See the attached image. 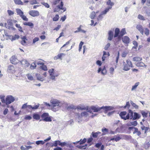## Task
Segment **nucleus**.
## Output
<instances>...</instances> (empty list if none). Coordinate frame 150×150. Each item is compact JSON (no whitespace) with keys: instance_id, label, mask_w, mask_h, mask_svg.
Segmentation results:
<instances>
[{"instance_id":"20","label":"nucleus","mask_w":150,"mask_h":150,"mask_svg":"<svg viewBox=\"0 0 150 150\" xmlns=\"http://www.w3.org/2000/svg\"><path fill=\"white\" fill-rule=\"evenodd\" d=\"M79 118H81L82 117H87L88 115V113L86 112H84L81 113V115L79 114H77Z\"/></svg>"},{"instance_id":"27","label":"nucleus","mask_w":150,"mask_h":150,"mask_svg":"<svg viewBox=\"0 0 150 150\" xmlns=\"http://www.w3.org/2000/svg\"><path fill=\"white\" fill-rule=\"evenodd\" d=\"M82 27V26L81 25H80L79 27L77 28V30L75 31L74 32L75 33H76L80 32H81L83 33H86V31L85 30H82L81 29V28Z\"/></svg>"},{"instance_id":"48","label":"nucleus","mask_w":150,"mask_h":150,"mask_svg":"<svg viewBox=\"0 0 150 150\" xmlns=\"http://www.w3.org/2000/svg\"><path fill=\"white\" fill-rule=\"evenodd\" d=\"M138 18L140 20L143 21H144L145 20L144 17L143 16L140 14H139L138 15Z\"/></svg>"},{"instance_id":"5","label":"nucleus","mask_w":150,"mask_h":150,"mask_svg":"<svg viewBox=\"0 0 150 150\" xmlns=\"http://www.w3.org/2000/svg\"><path fill=\"white\" fill-rule=\"evenodd\" d=\"M16 11L17 14L19 15L23 20L26 21H28V19L25 16L23 15V13L21 9L17 8L16 9Z\"/></svg>"},{"instance_id":"22","label":"nucleus","mask_w":150,"mask_h":150,"mask_svg":"<svg viewBox=\"0 0 150 150\" xmlns=\"http://www.w3.org/2000/svg\"><path fill=\"white\" fill-rule=\"evenodd\" d=\"M39 106V104H38L33 107H32L31 105H27V108H28V109L29 110H35L38 109Z\"/></svg>"},{"instance_id":"18","label":"nucleus","mask_w":150,"mask_h":150,"mask_svg":"<svg viewBox=\"0 0 150 150\" xmlns=\"http://www.w3.org/2000/svg\"><path fill=\"white\" fill-rule=\"evenodd\" d=\"M130 40L129 38L127 36H125L122 38V42L125 44H128L130 42Z\"/></svg>"},{"instance_id":"9","label":"nucleus","mask_w":150,"mask_h":150,"mask_svg":"<svg viewBox=\"0 0 150 150\" xmlns=\"http://www.w3.org/2000/svg\"><path fill=\"white\" fill-rule=\"evenodd\" d=\"M15 100L14 98L11 96H7L6 98V104L8 105L13 102Z\"/></svg>"},{"instance_id":"43","label":"nucleus","mask_w":150,"mask_h":150,"mask_svg":"<svg viewBox=\"0 0 150 150\" xmlns=\"http://www.w3.org/2000/svg\"><path fill=\"white\" fill-rule=\"evenodd\" d=\"M59 16L57 14H56L53 18V19H52L53 21H58L59 20Z\"/></svg>"},{"instance_id":"42","label":"nucleus","mask_w":150,"mask_h":150,"mask_svg":"<svg viewBox=\"0 0 150 150\" xmlns=\"http://www.w3.org/2000/svg\"><path fill=\"white\" fill-rule=\"evenodd\" d=\"M139 82H137L135 84V85L132 86L131 90L133 91L137 88V86L139 85Z\"/></svg>"},{"instance_id":"4","label":"nucleus","mask_w":150,"mask_h":150,"mask_svg":"<svg viewBox=\"0 0 150 150\" xmlns=\"http://www.w3.org/2000/svg\"><path fill=\"white\" fill-rule=\"evenodd\" d=\"M132 66V64L129 59H127L126 62H123V70L125 71H128Z\"/></svg>"},{"instance_id":"2","label":"nucleus","mask_w":150,"mask_h":150,"mask_svg":"<svg viewBox=\"0 0 150 150\" xmlns=\"http://www.w3.org/2000/svg\"><path fill=\"white\" fill-rule=\"evenodd\" d=\"M91 109L93 110L94 112L100 111L102 109L104 110V112L105 113H106L108 111L112 110L113 107L109 106H106L105 107L103 106L101 107H96L94 106H92L91 107Z\"/></svg>"},{"instance_id":"28","label":"nucleus","mask_w":150,"mask_h":150,"mask_svg":"<svg viewBox=\"0 0 150 150\" xmlns=\"http://www.w3.org/2000/svg\"><path fill=\"white\" fill-rule=\"evenodd\" d=\"M23 24L25 25L28 26L30 27L31 28H33L34 27V24L30 22H24Z\"/></svg>"},{"instance_id":"40","label":"nucleus","mask_w":150,"mask_h":150,"mask_svg":"<svg viewBox=\"0 0 150 150\" xmlns=\"http://www.w3.org/2000/svg\"><path fill=\"white\" fill-rule=\"evenodd\" d=\"M19 38V36L17 35H15L14 36H12V38L11 39V41L15 40L16 39H18Z\"/></svg>"},{"instance_id":"12","label":"nucleus","mask_w":150,"mask_h":150,"mask_svg":"<svg viewBox=\"0 0 150 150\" xmlns=\"http://www.w3.org/2000/svg\"><path fill=\"white\" fill-rule=\"evenodd\" d=\"M109 4L108 5H110V6L109 7L106 8L105 10L102 11V14H105L107 12H108L110 9H111L112 6L114 5V4L113 2H111L109 3Z\"/></svg>"},{"instance_id":"38","label":"nucleus","mask_w":150,"mask_h":150,"mask_svg":"<svg viewBox=\"0 0 150 150\" xmlns=\"http://www.w3.org/2000/svg\"><path fill=\"white\" fill-rule=\"evenodd\" d=\"M108 129L103 127L102 129V131L103 132V135L106 134L108 132Z\"/></svg>"},{"instance_id":"39","label":"nucleus","mask_w":150,"mask_h":150,"mask_svg":"<svg viewBox=\"0 0 150 150\" xmlns=\"http://www.w3.org/2000/svg\"><path fill=\"white\" fill-rule=\"evenodd\" d=\"M60 141L59 140L55 141L54 142V143L52 144V146H57L58 145H59V144L60 143Z\"/></svg>"},{"instance_id":"51","label":"nucleus","mask_w":150,"mask_h":150,"mask_svg":"<svg viewBox=\"0 0 150 150\" xmlns=\"http://www.w3.org/2000/svg\"><path fill=\"white\" fill-rule=\"evenodd\" d=\"M130 105L129 104V101H127L126 102V105L124 106L123 107L124 108H127L128 109H129L130 107Z\"/></svg>"},{"instance_id":"58","label":"nucleus","mask_w":150,"mask_h":150,"mask_svg":"<svg viewBox=\"0 0 150 150\" xmlns=\"http://www.w3.org/2000/svg\"><path fill=\"white\" fill-rule=\"evenodd\" d=\"M37 64L38 65H40V66H41L42 65L44 64V63L43 62L41 61H39L37 63Z\"/></svg>"},{"instance_id":"44","label":"nucleus","mask_w":150,"mask_h":150,"mask_svg":"<svg viewBox=\"0 0 150 150\" xmlns=\"http://www.w3.org/2000/svg\"><path fill=\"white\" fill-rule=\"evenodd\" d=\"M134 129V131L133 132L134 134L137 133L138 136H139L141 134V132L140 131H138V130L137 128H135Z\"/></svg>"},{"instance_id":"11","label":"nucleus","mask_w":150,"mask_h":150,"mask_svg":"<svg viewBox=\"0 0 150 150\" xmlns=\"http://www.w3.org/2000/svg\"><path fill=\"white\" fill-rule=\"evenodd\" d=\"M29 14L33 17L37 16L39 15V12L37 11H30L29 12Z\"/></svg>"},{"instance_id":"57","label":"nucleus","mask_w":150,"mask_h":150,"mask_svg":"<svg viewBox=\"0 0 150 150\" xmlns=\"http://www.w3.org/2000/svg\"><path fill=\"white\" fill-rule=\"evenodd\" d=\"M93 140V138H92V137L91 136V137L89 138L88 140H87V142L88 143V144H89L90 143H91L92 141Z\"/></svg>"},{"instance_id":"45","label":"nucleus","mask_w":150,"mask_h":150,"mask_svg":"<svg viewBox=\"0 0 150 150\" xmlns=\"http://www.w3.org/2000/svg\"><path fill=\"white\" fill-rule=\"evenodd\" d=\"M15 26H16L17 28H18V30L19 31H20L21 32H22L23 31L22 28L20 26V24H16V25H15Z\"/></svg>"},{"instance_id":"63","label":"nucleus","mask_w":150,"mask_h":150,"mask_svg":"<svg viewBox=\"0 0 150 150\" xmlns=\"http://www.w3.org/2000/svg\"><path fill=\"white\" fill-rule=\"evenodd\" d=\"M66 18V16L64 15V16L62 17L61 18V20L62 22L64 21L65 19Z\"/></svg>"},{"instance_id":"31","label":"nucleus","mask_w":150,"mask_h":150,"mask_svg":"<svg viewBox=\"0 0 150 150\" xmlns=\"http://www.w3.org/2000/svg\"><path fill=\"white\" fill-rule=\"evenodd\" d=\"M101 133V132H93L92 133V135L93 137V138H97L98 135L100 134Z\"/></svg>"},{"instance_id":"53","label":"nucleus","mask_w":150,"mask_h":150,"mask_svg":"<svg viewBox=\"0 0 150 150\" xmlns=\"http://www.w3.org/2000/svg\"><path fill=\"white\" fill-rule=\"evenodd\" d=\"M27 76L28 79L30 80H33V77L32 76L29 74H28L27 75Z\"/></svg>"},{"instance_id":"30","label":"nucleus","mask_w":150,"mask_h":150,"mask_svg":"<svg viewBox=\"0 0 150 150\" xmlns=\"http://www.w3.org/2000/svg\"><path fill=\"white\" fill-rule=\"evenodd\" d=\"M142 59V57H134L133 59L134 61L136 62H138L141 61Z\"/></svg>"},{"instance_id":"41","label":"nucleus","mask_w":150,"mask_h":150,"mask_svg":"<svg viewBox=\"0 0 150 150\" xmlns=\"http://www.w3.org/2000/svg\"><path fill=\"white\" fill-rule=\"evenodd\" d=\"M40 69H41L42 70H43L45 71H46L47 70V68L46 65H45V64H44L42 65L40 67Z\"/></svg>"},{"instance_id":"32","label":"nucleus","mask_w":150,"mask_h":150,"mask_svg":"<svg viewBox=\"0 0 150 150\" xmlns=\"http://www.w3.org/2000/svg\"><path fill=\"white\" fill-rule=\"evenodd\" d=\"M140 117V116L137 113L135 112L134 113V117L133 118V120L138 119Z\"/></svg>"},{"instance_id":"10","label":"nucleus","mask_w":150,"mask_h":150,"mask_svg":"<svg viewBox=\"0 0 150 150\" xmlns=\"http://www.w3.org/2000/svg\"><path fill=\"white\" fill-rule=\"evenodd\" d=\"M47 76V74L46 72H44L43 74L41 75L40 74H37L36 76L37 79L39 80L42 81Z\"/></svg>"},{"instance_id":"33","label":"nucleus","mask_w":150,"mask_h":150,"mask_svg":"<svg viewBox=\"0 0 150 150\" xmlns=\"http://www.w3.org/2000/svg\"><path fill=\"white\" fill-rule=\"evenodd\" d=\"M37 67L36 63L35 62L32 63L30 67V68L31 69H35Z\"/></svg>"},{"instance_id":"47","label":"nucleus","mask_w":150,"mask_h":150,"mask_svg":"<svg viewBox=\"0 0 150 150\" xmlns=\"http://www.w3.org/2000/svg\"><path fill=\"white\" fill-rule=\"evenodd\" d=\"M86 141V138H85L83 139H80L79 141V144H83L84 143H85Z\"/></svg>"},{"instance_id":"59","label":"nucleus","mask_w":150,"mask_h":150,"mask_svg":"<svg viewBox=\"0 0 150 150\" xmlns=\"http://www.w3.org/2000/svg\"><path fill=\"white\" fill-rule=\"evenodd\" d=\"M39 40V38L38 37H35V38L33 40V42L34 43L38 41Z\"/></svg>"},{"instance_id":"36","label":"nucleus","mask_w":150,"mask_h":150,"mask_svg":"<svg viewBox=\"0 0 150 150\" xmlns=\"http://www.w3.org/2000/svg\"><path fill=\"white\" fill-rule=\"evenodd\" d=\"M26 40H27V39L25 37H24L23 38H21V43L23 45H25L26 43Z\"/></svg>"},{"instance_id":"50","label":"nucleus","mask_w":150,"mask_h":150,"mask_svg":"<svg viewBox=\"0 0 150 150\" xmlns=\"http://www.w3.org/2000/svg\"><path fill=\"white\" fill-rule=\"evenodd\" d=\"M141 113L143 117H144L145 118L147 117V113L145 112L144 111H142L141 112Z\"/></svg>"},{"instance_id":"15","label":"nucleus","mask_w":150,"mask_h":150,"mask_svg":"<svg viewBox=\"0 0 150 150\" xmlns=\"http://www.w3.org/2000/svg\"><path fill=\"white\" fill-rule=\"evenodd\" d=\"M65 54L62 53L58 54L57 56H56L54 57V59L55 60H57L58 59H62V58L63 57L65 56Z\"/></svg>"},{"instance_id":"23","label":"nucleus","mask_w":150,"mask_h":150,"mask_svg":"<svg viewBox=\"0 0 150 150\" xmlns=\"http://www.w3.org/2000/svg\"><path fill=\"white\" fill-rule=\"evenodd\" d=\"M136 65L138 67H146V65L143 62H142L139 61L138 62H137L135 63Z\"/></svg>"},{"instance_id":"25","label":"nucleus","mask_w":150,"mask_h":150,"mask_svg":"<svg viewBox=\"0 0 150 150\" xmlns=\"http://www.w3.org/2000/svg\"><path fill=\"white\" fill-rule=\"evenodd\" d=\"M120 33V30L118 28H116L115 29V34L114 35V37L116 38L117 37H118Z\"/></svg>"},{"instance_id":"16","label":"nucleus","mask_w":150,"mask_h":150,"mask_svg":"<svg viewBox=\"0 0 150 150\" xmlns=\"http://www.w3.org/2000/svg\"><path fill=\"white\" fill-rule=\"evenodd\" d=\"M10 60L12 64H15L18 62V59L15 56H12L10 58Z\"/></svg>"},{"instance_id":"3","label":"nucleus","mask_w":150,"mask_h":150,"mask_svg":"<svg viewBox=\"0 0 150 150\" xmlns=\"http://www.w3.org/2000/svg\"><path fill=\"white\" fill-rule=\"evenodd\" d=\"M136 28L140 32V33L142 35H143L144 34L148 36L149 33V29L147 28L144 29L143 27L140 25H137L136 26Z\"/></svg>"},{"instance_id":"13","label":"nucleus","mask_w":150,"mask_h":150,"mask_svg":"<svg viewBox=\"0 0 150 150\" xmlns=\"http://www.w3.org/2000/svg\"><path fill=\"white\" fill-rule=\"evenodd\" d=\"M13 21L12 20L9 19L7 21V23L8 25H7V23H6L5 24L4 26L7 28L10 29L11 26L13 25Z\"/></svg>"},{"instance_id":"55","label":"nucleus","mask_w":150,"mask_h":150,"mask_svg":"<svg viewBox=\"0 0 150 150\" xmlns=\"http://www.w3.org/2000/svg\"><path fill=\"white\" fill-rule=\"evenodd\" d=\"M7 12L8 13V14L9 16H11L13 15L14 13L13 11H12L11 10H7Z\"/></svg>"},{"instance_id":"54","label":"nucleus","mask_w":150,"mask_h":150,"mask_svg":"<svg viewBox=\"0 0 150 150\" xmlns=\"http://www.w3.org/2000/svg\"><path fill=\"white\" fill-rule=\"evenodd\" d=\"M131 103L132 105L134 107L136 108H138V106L135 103H133L132 101L130 102Z\"/></svg>"},{"instance_id":"61","label":"nucleus","mask_w":150,"mask_h":150,"mask_svg":"<svg viewBox=\"0 0 150 150\" xmlns=\"http://www.w3.org/2000/svg\"><path fill=\"white\" fill-rule=\"evenodd\" d=\"M119 52H117V55L116 57V63H117L118 62V61L119 59Z\"/></svg>"},{"instance_id":"29","label":"nucleus","mask_w":150,"mask_h":150,"mask_svg":"<svg viewBox=\"0 0 150 150\" xmlns=\"http://www.w3.org/2000/svg\"><path fill=\"white\" fill-rule=\"evenodd\" d=\"M127 112L126 111H122L121 112L120 114L119 115L121 117V118L123 119L124 120H125L124 118H125V116L126 115Z\"/></svg>"},{"instance_id":"64","label":"nucleus","mask_w":150,"mask_h":150,"mask_svg":"<svg viewBox=\"0 0 150 150\" xmlns=\"http://www.w3.org/2000/svg\"><path fill=\"white\" fill-rule=\"evenodd\" d=\"M97 64L99 66H100L102 64L101 61L100 60H97L96 62Z\"/></svg>"},{"instance_id":"49","label":"nucleus","mask_w":150,"mask_h":150,"mask_svg":"<svg viewBox=\"0 0 150 150\" xmlns=\"http://www.w3.org/2000/svg\"><path fill=\"white\" fill-rule=\"evenodd\" d=\"M45 142L43 141H38L36 142V144L37 145L40 144H43L45 143Z\"/></svg>"},{"instance_id":"34","label":"nucleus","mask_w":150,"mask_h":150,"mask_svg":"<svg viewBox=\"0 0 150 150\" xmlns=\"http://www.w3.org/2000/svg\"><path fill=\"white\" fill-rule=\"evenodd\" d=\"M114 141L117 142L119 141L121 138L120 137L119 134H117L116 135H115L114 136Z\"/></svg>"},{"instance_id":"46","label":"nucleus","mask_w":150,"mask_h":150,"mask_svg":"<svg viewBox=\"0 0 150 150\" xmlns=\"http://www.w3.org/2000/svg\"><path fill=\"white\" fill-rule=\"evenodd\" d=\"M29 2L30 4L33 5L37 4L36 0H29Z\"/></svg>"},{"instance_id":"7","label":"nucleus","mask_w":150,"mask_h":150,"mask_svg":"<svg viewBox=\"0 0 150 150\" xmlns=\"http://www.w3.org/2000/svg\"><path fill=\"white\" fill-rule=\"evenodd\" d=\"M41 117L42 120L46 122H50L52 121L51 118L49 116L47 113H44L41 115Z\"/></svg>"},{"instance_id":"1","label":"nucleus","mask_w":150,"mask_h":150,"mask_svg":"<svg viewBox=\"0 0 150 150\" xmlns=\"http://www.w3.org/2000/svg\"><path fill=\"white\" fill-rule=\"evenodd\" d=\"M50 103L52 110L54 112L58 111L63 105L62 103L56 99H52L50 101Z\"/></svg>"},{"instance_id":"8","label":"nucleus","mask_w":150,"mask_h":150,"mask_svg":"<svg viewBox=\"0 0 150 150\" xmlns=\"http://www.w3.org/2000/svg\"><path fill=\"white\" fill-rule=\"evenodd\" d=\"M48 72L51 78L52 79H54L55 77L59 75V74L57 73H56L54 71V69H50Z\"/></svg>"},{"instance_id":"6","label":"nucleus","mask_w":150,"mask_h":150,"mask_svg":"<svg viewBox=\"0 0 150 150\" xmlns=\"http://www.w3.org/2000/svg\"><path fill=\"white\" fill-rule=\"evenodd\" d=\"M59 10H63V12L66 11V8L65 7H63V3L62 1L60 2V5H58L57 7L55 8L54 10V12H59Z\"/></svg>"},{"instance_id":"35","label":"nucleus","mask_w":150,"mask_h":150,"mask_svg":"<svg viewBox=\"0 0 150 150\" xmlns=\"http://www.w3.org/2000/svg\"><path fill=\"white\" fill-rule=\"evenodd\" d=\"M14 1L16 4L23 5V3L21 0H14Z\"/></svg>"},{"instance_id":"17","label":"nucleus","mask_w":150,"mask_h":150,"mask_svg":"<svg viewBox=\"0 0 150 150\" xmlns=\"http://www.w3.org/2000/svg\"><path fill=\"white\" fill-rule=\"evenodd\" d=\"M103 56L102 57V59L103 61L105 60V59L107 58L110 55L109 52H106L105 51H103Z\"/></svg>"},{"instance_id":"14","label":"nucleus","mask_w":150,"mask_h":150,"mask_svg":"<svg viewBox=\"0 0 150 150\" xmlns=\"http://www.w3.org/2000/svg\"><path fill=\"white\" fill-rule=\"evenodd\" d=\"M130 116L132 118L133 117V112L131 110L129 109L128 110V113L127 115L125 118H124L125 120L129 119V118Z\"/></svg>"},{"instance_id":"37","label":"nucleus","mask_w":150,"mask_h":150,"mask_svg":"<svg viewBox=\"0 0 150 150\" xmlns=\"http://www.w3.org/2000/svg\"><path fill=\"white\" fill-rule=\"evenodd\" d=\"M33 118L37 120L40 119V117L39 115L36 114H34L33 116Z\"/></svg>"},{"instance_id":"60","label":"nucleus","mask_w":150,"mask_h":150,"mask_svg":"<svg viewBox=\"0 0 150 150\" xmlns=\"http://www.w3.org/2000/svg\"><path fill=\"white\" fill-rule=\"evenodd\" d=\"M132 125L136 126L137 125V123L136 121H135L131 122Z\"/></svg>"},{"instance_id":"56","label":"nucleus","mask_w":150,"mask_h":150,"mask_svg":"<svg viewBox=\"0 0 150 150\" xmlns=\"http://www.w3.org/2000/svg\"><path fill=\"white\" fill-rule=\"evenodd\" d=\"M110 43H108L105 46L104 49L105 50H107L110 46Z\"/></svg>"},{"instance_id":"24","label":"nucleus","mask_w":150,"mask_h":150,"mask_svg":"<svg viewBox=\"0 0 150 150\" xmlns=\"http://www.w3.org/2000/svg\"><path fill=\"white\" fill-rule=\"evenodd\" d=\"M100 71H101L102 74L103 75H105L107 73V71L105 67L103 69H102L101 67L99 68L98 70V72L99 73Z\"/></svg>"},{"instance_id":"21","label":"nucleus","mask_w":150,"mask_h":150,"mask_svg":"<svg viewBox=\"0 0 150 150\" xmlns=\"http://www.w3.org/2000/svg\"><path fill=\"white\" fill-rule=\"evenodd\" d=\"M126 33V32L125 28H122L120 31V33L118 36V39H120L121 37L123 36Z\"/></svg>"},{"instance_id":"26","label":"nucleus","mask_w":150,"mask_h":150,"mask_svg":"<svg viewBox=\"0 0 150 150\" xmlns=\"http://www.w3.org/2000/svg\"><path fill=\"white\" fill-rule=\"evenodd\" d=\"M72 108L76 109H77L78 110H85L86 109V107L83 106H79L78 105L77 107L73 106Z\"/></svg>"},{"instance_id":"62","label":"nucleus","mask_w":150,"mask_h":150,"mask_svg":"<svg viewBox=\"0 0 150 150\" xmlns=\"http://www.w3.org/2000/svg\"><path fill=\"white\" fill-rule=\"evenodd\" d=\"M8 112V109L7 108H6L4 110L3 114L4 115H6Z\"/></svg>"},{"instance_id":"19","label":"nucleus","mask_w":150,"mask_h":150,"mask_svg":"<svg viewBox=\"0 0 150 150\" xmlns=\"http://www.w3.org/2000/svg\"><path fill=\"white\" fill-rule=\"evenodd\" d=\"M113 37H114V35H113V32L111 30H109L108 33V40H111Z\"/></svg>"},{"instance_id":"52","label":"nucleus","mask_w":150,"mask_h":150,"mask_svg":"<svg viewBox=\"0 0 150 150\" xmlns=\"http://www.w3.org/2000/svg\"><path fill=\"white\" fill-rule=\"evenodd\" d=\"M96 12L94 11H93L91 15V19H93L96 16Z\"/></svg>"}]
</instances>
